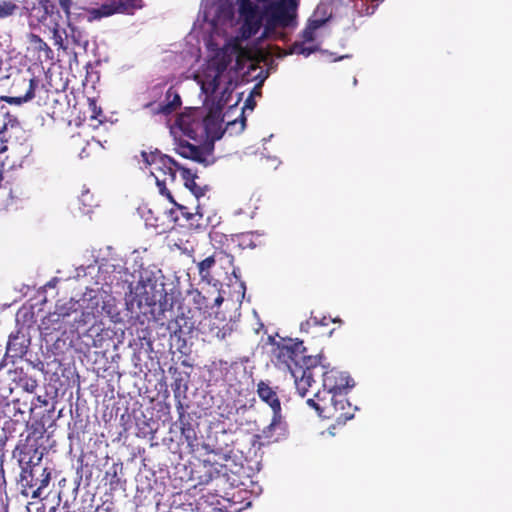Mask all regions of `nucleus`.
I'll use <instances>...</instances> for the list:
<instances>
[{"mask_svg": "<svg viewBox=\"0 0 512 512\" xmlns=\"http://www.w3.org/2000/svg\"><path fill=\"white\" fill-rule=\"evenodd\" d=\"M300 0H203L208 38L203 63L192 74L206 105L233 107L240 70L266 56L265 40H286L297 26Z\"/></svg>", "mask_w": 512, "mask_h": 512, "instance_id": "f257e3e1", "label": "nucleus"}, {"mask_svg": "<svg viewBox=\"0 0 512 512\" xmlns=\"http://www.w3.org/2000/svg\"><path fill=\"white\" fill-rule=\"evenodd\" d=\"M141 169L148 171L154 177L159 191L166 195L171 203H174L168 186L175 187L177 182V173L187 188L196 198L204 194L201 187L195 183L196 175L190 169L180 167L175 161L159 152H142L139 160Z\"/></svg>", "mask_w": 512, "mask_h": 512, "instance_id": "f03ea898", "label": "nucleus"}, {"mask_svg": "<svg viewBox=\"0 0 512 512\" xmlns=\"http://www.w3.org/2000/svg\"><path fill=\"white\" fill-rule=\"evenodd\" d=\"M273 358L276 366L289 370L298 393L304 397L314 381V374L321 370L319 357L306 356L302 342L289 340L274 347Z\"/></svg>", "mask_w": 512, "mask_h": 512, "instance_id": "7ed1b4c3", "label": "nucleus"}, {"mask_svg": "<svg viewBox=\"0 0 512 512\" xmlns=\"http://www.w3.org/2000/svg\"><path fill=\"white\" fill-rule=\"evenodd\" d=\"M334 2L335 0H321L309 19L306 28L303 30L301 39L296 41L287 52L277 49V56L297 54L307 57L316 52L320 46V30L331 17Z\"/></svg>", "mask_w": 512, "mask_h": 512, "instance_id": "20e7f679", "label": "nucleus"}, {"mask_svg": "<svg viewBox=\"0 0 512 512\" xmlns=\"http://www.w3.org/2000/svg\"><path fill=\"white\" fill-rule=\"evenodd\" d=\"M307 404L313 407L318 415L326 419H335L337 423H345L353 418V408L345 396L319 390L314 398H309Z\"/></svg>", "mask_w": 512, "mask_h": 512, "instance_id": "39448f33", "label": "nucleus"}, {"mask_svg": "<svg viewBox=\"0 0 512 512\" xmlns=\"http://www.w3.org/2000/svg\"><path fill=\"white\" fill-rule=\"evenodd\" d=\"M260 399L272 410L271 423L262 431L263 437L269 442L278 441L285 435L286 424L281 416V404L276 392L265 382H260L257 389Z\"/></svg>", "mask_w": 512, "mask_h": 512, "instance_id": "423d86ee", "label": "nucleus"}, {"mask_svg": "<svg viewBox=\"0 0 512 512\" xmlns=\"http://www.w3.org/2000/svg\"><path fill=\"white\" fill-rule=\"evenodd\" d=\"M203 110L191 108L181 113L170 127V132L174 138L185 136L192 140L203 139L204 128L201 126Z\"/></svg>", "mask_w": 512, "mask_h": 512, "instance_id": "0eeeda50", "label": "nucleus"}, {"mask_svg": "<svg viewBox=\"0 0 512 512\" xmlns=\"http://www.w3.org/2000/svg\"><path fill=\"white\" fill-rule=\"evenodd\" d=\"M318 367L321 370L316 372L314 377L322 375V389L327 390L328 393L341 394L346 397L349 390L354 387L355 383L347 372L322 365L320 357Z\"/></svg>", "mask_w": 512, "mask_h": 512, "instance_id": "6e6552de", "label": "nucleus"}, {"mask_svg": "<svg viewBox=\"0 0 512 512\" xmlns=\"http://www.w3.org/2000/svg\"><path fill=\"white\" fill-rule=\"evenodd\" d=\"M134 295L139 305L152 306L161 303L166 292L163 282L151 277H141L134 288Z\"/></svg>", "mask_w": 512, "mask_h": 512, "instance_id": "1a4fd4ad", "label": "nucleus"}, {"mask_svg": "<svg viewBox=\"0 0 512 512\" xmlns=\"http://www.w3.org/2000/svg\"><path fill=\"white\" fill-rule=\"evenodd\" d=\"M210 112L205 115L203 111V118L201 120V126L204 128L203 138L207 137L210 139L220 138L221 135V108L223 106L217 107L216 105H209Z\"/></svg>", "mask_w": 512, "mask_h": 512, "instance_id": "9d476101", "label": "nucleus"}, {"mask_svg": "<svg viewBox=\"0 0 512 512\" xmlns=\"http://www.w3.org/2000/svg\"><path fill=\"white\" fill-rule=\"evenodd\" d=\"M141 7V0H120L119 4H104L99 9H94L91 14L94 18L110 16L114 13H133Z\"/></svg>", "mask_w": 512, "mask_h": 512, "instance_id": "9b49d317", "label": "nucleus"}, {"mask_svg": "<svg viewBox=\"0 0 512 512\" xmlns=\"http://www.w3.org/2000/svg\"><path fill=\"white\" fill-rule=\"evenodd\" d=\"M23 84L27 86V91L23 96H15V97H9L6 99V101L10 104H22L25 102L30 101L34 97V91L36 87V82L34 79H23Z\"/></svg>", "mask_w": 512, "mask_h": 512, "instance_id": "f8f14e48", "label": "nucleus"}, {"mask_svg": "<svg viewBox=\"0 0 512 512\" xmlns=\"http://www.w3.org/2000/svg\"><path fill=\"white\" fill-rule=\"evenodd\" d=\"M177 139L180 142L177 147V151L181 156L193 159L195 161H200V152L196 146L186 143L184 140H182V137Z\"/></svg>", "mask_w": 512, "mask_h": 512, "instance_id": "ddd939ff", "label": "nucleus"}, {"mask_svg": "<svg viewBox=\"0 0 512 512\" xmlns=\"http://www.w3.org/2000/svg\"><path fill=\"white\" fill-rule=\"evenodd\" d=\"M18 10V6L11 0H0V18H6L13 15Z\"/></svg>", "mask_w": 512, "mask_h": 512, "instance_id": "4468645a", "label": "nucleus"}, {"mask_svg": "<svg viewBox=\"0 0 512 512\" xmlns=\"http://www.w3.org/2000/svg\"><path fill=\"white\" fill-rule=\"evenodd\" d=\"M28 42L31 48L36 51H47L49 50L48 45L37 35L29 34Z\"/></svg>", "mask_w": 512, "mask_h": 512, "instance_id": "2eb2a0df", "label": "nucleus"}, {"mask_svg": "<svg viewBox=\"0 0 512 512\" xmlns=\"http://www.w3.org/2000/svg\"><path fill=\"white\" fill-rule=\"evenodd\" d=\"M215 264L214 257H207L203 261H201L198 265L199 268V274L202 279H208L210 276L209 270L211 267Z\"/></svg>", "mask_w": 512, "mask_h": 512, "instance_id": "dca6fc26", "label": "nucleus"}, {"mask_svg": "<svg viewBox=\"0 0 512 512\" xmlns=\"http://www.w3.org/2000/svg\"><path fill=\"white\" fill-rule=\"evenodd\" d=\"M41 476H42V479L40 480V485L38 486L37 490L34 492L33 497H39L41 495V490L48 486L50 479H51V472L45 468V469H43Z\"/></svg>", "mask_w": 512, "mask_h": 512, "instance_id": "f3484780", "label": "nucleus"}, {"mask_svg": "<svg viewBox=\"0 0 512 512\" xmlns=\"http://www.w3.org/2000/svg\"><path fill=\"white\" fill-rule=\"evenodd\" d=\"M80 200L85 206H91L92 205V195L89 193L88 190H85L82 192L80 196Z\"/></svg>", "mask_w": 512, "mask_h": 512, "instance_id": "a211bd4d", "label": "nucleus"}, {"mask_svg": "<svg viewBox=\"0 0 512 512\" xmlns=\"http://www.w3.org/2000/svg\"><path fill=\"white\" fill-rule=\"evenodd\" d=\"M177 209L179 210V212L181 213V215H182L183 217H185L187 220H191V219H193V218H194L195 216H197V215L201 216V215L199 214V212H197L196 214L188 213V212H187L186 207H184V206L177 205Z\"/></svg>", "mask_w": 512, "mask_h": 512, "instance_id": "6ab92c4d", "label": "nucleus"}, {"mask_svg": "<svg viewBox=\"0 0 512 512\" xmlns=\"http://www.w3.org/2000/svg\"><path fill=\"white\" fill-rule=\"evenodd\" d=\"M90 109L92 110V118L97 119L102 113L101 109L96 106L95 101L91 100L89 103Z\"/></svg>", "mask_w": 512, "mask_h": 512, "instance_id": "aec40b11", "label": "nucleus"}, {"mask_svg": "<svg viewBox=\"0 0 512 512\" xmlns=\"http://www.w3.org/2000/svg\"><path fill=\"white\" fill-rule=\"evenodd\" d=\"M60 6L65 11L67 15H69V9H70V0H59Z\"/></svg>", "mask_w": 512, "mask_h": 512, "instance_id": "412c9836", "label": "nucleus"}, {"mask_svg": "<svg viewBox=\"0 0 512 512\" xmlns=\"http://www.w3.org/2000/svg\"><path fill=\"white\" fill-rule=\"evenodd\" d=\"M180 104V97L178 95L174 96V100L171 105H179Z\"/></svg>", "mask_w": 512, "mask_h": 512, "instance_id": "4be33fe9", "label": "nucleus"}, {"mask_svg": "<svg viewBox=\"0 0 512 512\" xmlns=\"http://www.w3.org/2000/svg\"><path fill=\"white\" fill-rule=\"evenodd\" d=\"M223 302V297L222 296H218L216 299H215V304L217 306H220Z\"/></svg>", "mask_w": 512, "mask_h": 512, "instance_id": "5701e85b", "label": "nucleus"}, {"mask_svg": "<svg viewBox=\"0 0 512 512\" xmlns=\"http://www.w3.org/2000/svg\"><path fill=\"white\" fill-rule=\"evenodd\" d=\"M366 2H373L374 0H365Z\"/></svg>", "mask_w": 512, "mask_h": 512, "instance_id": "b1692460", "label": "nucleus"}]
</instances>
